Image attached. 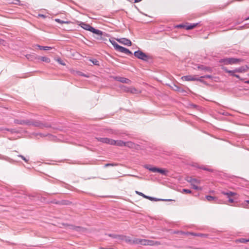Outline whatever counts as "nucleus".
Returning <instances> with one entry per match:
<instances>
[{"label":"nucleus","instance_id":"obj_1","mask_svg":"<svg viewBox=\"0 0 249 249\" xmlns=\"http://www.w3.org/2000/svg\"><path fill=\"white\" fill-rule=\"evenodd\" d=\"M78 25L86 30L89 31L100 36L103 35V32L99 30L96 29L91 27L90 25L82 22H78Z\"/></svg>","mask_w":249,"mask_h":249},{"label":"nucleus","instance_id":"obj_2","mask_svg":"<svg viewBox=\"0 0 249 249\" xmlns=\"http://www.w3.org/2000/svg\"><path fill=\"white\" fill-rule=\"evenodd\" d=\"M186 180L190 183L191 185L194 189L200 191L202 190V188L200 186H199V185L201 182L200 179L193 178L191 177H188L186 178Z\"/></svg>","mask_w":249,"mask_h":249},{"label":"nucleus","instance_id":"obj_3","mask_svg":"<svg viewBox=\"0 0 249 249\" xmlns=\"http://www.w3.org/2000/svg\"><path fill=\"white\" fill-rule=\"evenodd\" d=\"M242 61V60L241 59L235 58H226L221 59L219 60L220 63H222L224 65L236 64H238Z\"/></svg>","mask_w":249,"mask_h":249},{"label":"nucleus","instance_id":"obj_4","mask_svg":"<svg viewBox=\"0 0 249 249\" xmlns=\"http://www.w3.org/2000/svg\"><path fill=\"white\" fill-rule=\"evenodd\" d=\"M125 240L127 242L135 244H141L144 246H147V240L142 239H135L133 240L128 239L126 237H124Z\"/></svg>","mask_w":249,"mask_h":249},{"label":"nucleus","instance_id":"obj_5","mask_svg":"<svg viewBox=\"0 0 249 249\" xmlns=\"http://www.w3.org/2000/svg\"><path fill=\"white\" fill-rule=\"evenodd\" d=\"M181 80L186 81H197L202 82L203 81L199 78L197 77L196 75H188L183 76L181 78Z\"/></svg>","mask_w":249,"mask_h":249},{"label":"nucleus","instance_id":"obj_6","mask_svg":"<svg viewBox=\"0 0 249 249\" xmlns=\"http://www.w3.org/2000/svg\"><path fill=\"white\" fill-rule=\"evenodd\" d=\"M134 55L138 58L143 60H147L148 59L147 55L141 51L135 52Z\"/></svg>","mask_w":249,"mask_h":249},{"label":"nucleus","instance_id":"obj_7","mask_svg":"<svg viewBox=\"0 0 249 249\" xmlns=\"http://www.w3.org/2000/svg\"><path fill=\"white\" fill-rule=\"evenodd\" d=\"M95 139L98 142L110 145H111L112 142H113V139L108 138L96 137Z\"/></svg>","mask_w":249,"mask_h":249},{"label":"nucleus","instance_id":"obj_8","mask_svg":"<svg viewBox=\"0 0 249 249\" xmlns=\"http://www.w3.org/2000/svg\"><path fill=\"white\" fill-rule=\"evenodd\" d=\"M116 40L119 43L127 46H130L132 45L131 41L125 38H116Z\"/></svg>","mask_w":249,"mask_h":249},{"label":"nucleus","instance_id":"obj_9","mask_svg":"<svg viewBox=\"0 0 249 249\" xmlns=\"http://www.w3.org/2000/svg\"><path fill=\"white\" fill-rule=\"evenodd\" d=\"M125 146L136 150H139L140 148V146L139 145L136 144L132 142H125Z\"/></svg>","mask_w":249,"mask_h":249},{"label":"nucleus","instance_id":"obj_10","mask_svg":"<svg viewBox=\"0 0 249 249\" xmlns=\"http://www.w3.org/2000/svg\"><path fill=\"white\" fill-rule=\"evenodd\" d=\"M114 78L116 80L123 83H126L128 84H131V81L129 79L124 77H116Z\"/></svg>","mask_w":249,"mask_h":249},{"label":"nucleus","instance_id":"obj_11","mask_svg":"<svg viewBox=\"0 0 249 249\" xmlns=\"http://www.w3.org/2000/svg\"><path fill=\"white\" fill-rule=\"evenodd\" d=\"M125 142L122 140H113V142H112V145H117L119 146H125Z\"/></svg>","mask_w":249,"mask_h":249},{"label":"nucleus","instance_id":"obj_12","mask_svg":"<svg viewBox=\"0 0 249 249\" xmlns=\"http://www.w3.org/2000/svg\"><path fill=\"white\" fill-rule=\"evenodd\" d=\"M117 51L124 53H125L126 54H128V55L132 54V52H130L128 49H127L124 47H123L122 46H121L119 47V48L117 50Z\"/></svg>","mask_w":249,"mask_h":249},{"label":"nucleus","instance_id":"obj_13","mask_svg":"<svg viewBox=\"0 0 249 249\" xmlns=\"http://www.w3.org/2000/svg\"><path fill=\"white\" fill-rule=\"evenodd\" d=\"M221 193L223 195L226 196L228 198H231V197H233L237 195V194L236 193L232 192L231 191H229L227 192H222Z\"/></svg>","mask_w":249,"mask_h":249},{"label":"nucleus","instance_id":"obj_14","mask_svg":"<svg viewBox=\"0 0 249 249\" xmlns=\"http://www.w3.org/2000/svg\"><path fill=\"white\" fill-rule=\"evenodd\" d=\"M185 234L188 235H192L194 236H199V237H202V238H207L208 236V235L206 234L196 233H194V232H186Z\"/></svg>","mask_w":249,"mask_h":249},{"label":"nucleus","instance_id":"obj_15","mask_svg":"<svg viewBox=\"0 0 249 249\" xmlns=\"http://www.w3.org/2000/svg\"><path fill=\"white\" fill-rule=\"evenodd\" d=\"M248 68H249L247 66L241 67L236 69L235 71H236V72H240V73L245 72L247 71Z\"/></svg>","mask_w":249,"mask_h":249},{"label":"nucleus","instance_id":"obj_16","mask_svg":"<svg viewBox=\"0 0 249 249\" xmlns=\"http://www.w3.org/2000/svg\"><path fill=\"white\" fill-rule=\"evenodd\" d=\"M129 92L132 94H139L141 92L138 89H137L133 87H130Z\"/></svg>","mask_w":249,"mask_h":249},{"label":"nucleus","instance_id":"obj_17","mask_svg":"<svg viewBox=\"0 0 249 249\" xmlns=\"http://www.w3.org/2000/svg\"><path fill=\"white\" fill-rule=\"evenodd\" d=\"M160 245V243L158 241L147 240V246H156Z\"/></svg>","mask_w":249,"mask_h":249},{"label":"nucleus","instance_id":"obj_18","mask_svg":"<svg viewBox=\"0 0 249 249\" xmlns=\"http://www.w3.org/2000/svg\"><path fill=\"white\" fill-rule=\"evenodd\" d=\"M222 69L225 72L230 74L232 76H233V74H235V73L236 72V71H235V69L234 70H233V71H230V70H228L226 68H225L224 67H222Z\"/></svg>","mask_w":249,"mask_h":249},{"label":"nucleus","instance_id":"obj_19","mask_svg":"<svg viewBox=\"0 0 249 249\" xmlns=\"http://www.w3.org/2000/svg\"><path fill=\"white\" fill-rule=\"evenodd\" d=\"M39 59L41 60L42 61L45 62L46 63H50L51 62V60L49 58L46 56H40L38 58Z\"/></svg>","mask_w":249,"mask_h":249},{"label":"nucleus","instance_id":"obj_20","mask_svg":"<svg viewBox=\"0 0 249 249\" xmlns=\"http://www.w3.org/2000/svg\"><path fill=\"white\" fill-rule=\"evenodd\" d=\"M37 47H38L40 50H50L52 49L53 48L49 46H42L39 45H36Z\"/></svg>","mask_w":249,"mask_h":249},{"label":"nucleus","instance_id":"obj_21","mask_svg":"<svg viewBox=\"0 0 249 249\" xmlns=\"http://www.w3.org/2000/svg\"><path fill=\"white\" fill-rule=\"evenodd\" d=\"M109 41L112 44V45L114 47L115 49L117 51L119 47L120 46L115 41L112 40L111 39H109Z\"/></svg>","mask_w":249,"mask_h":249},{"label":"nucleus","instance_id":"obj_22","mask_svg":"<svg viewBox=\"0 0 249 249\" xmlns=\"http://www.w3.org/2000/svg\"><path fill=\"white\" fill-rule=\"evenodd\" d=\"M235 242L236 243H246L247 242V239L242 238H240V239L236 240L235 241Z\"/></svg>","mask_w":249,"mask_h":249},{"label":"nucleus","instance_id":"obj_23","mask_svg":"<svg viewBox=\"0 0 249 249\" xmlns=\"http://www.w3.org/2000/svg\"><path fill=\"white\" fill-rule=\"evenodd\" d=\"M206 198L208 201H212L217 199L216 197L211 196H207Z\"/></svg>","mask_w":249,"mask_h":249},{"label":"nucleus","instance_id":"obj_24","mask_svg":"<svg viewBox=\"0 0 249 249\" xmlns=\"http://www.w3.org/2000/svg\"><path fill=\"white\" fill-rule=\"evenodd\" d=\"M158 172H159L161 174H163V175H165L166 174V173L167 172V171L166 170L163 169L158 168Z\"/></svg>","mask_w":249,"mask_h":249},{"label":"nucleus","instance_id":"obj_25","mask_svg":"<svg viewBox=\"0 0 249 249\" xmlns=\"http://www.w3.org/2000/svg\"><path fill=\"white\" fill-rule=\"evenodd\" d=\"M198 69H202V70H204L208 71H211V70L210 68L205 67L202 65L198 66Z\"/></svg>","mask_w":249,"mask_h":249},{"label":"nucleus","instance_id":"obj_26","mask_svg":"<svg viewBox=\"0 0 249 249\" xmlns=\"http://www.w3.org/2000/svg\"><path fill=\"white\" fill-rule=\"evenodd\" d=\"M121 89L126 92H129L130 90V87H127L123 86L121 87Z\"/></svg>","mask_w":249,"mask_h":249},{"label":"nucleus","instance_id":"obj_27","mask_svg":"<svg viewBox=\"0 0 249 249\" xmlns=\"http://www.w3.org/2000/svg\"><path fill=\"white\" fill-rule=\"evenodd\" d=\"M149 171L152 172H158V168L156 167H147V168Z\"/></svg>","mask_w":249,"mask_h":249},{"label":"nucleus","instance_id":"obj_28","mask_svg":"<svg viewBox=\"0 0 249 249\" xmlns=\"http://www.w3.org/2000/svg\"><path fill=\"white\" fill-rule=\"evenodd\" d=\"M55 21L58 23H59L60 24H63V23H69V22L68 21H63V20H60V19H58V18H56L55 19Z\"/></svg>","mask_w":249,"mask_h":249},{"label":"nucleus","instance_id":"obj_29","mask_svg":"<svg viewBox=\"0 0 249 249\" xmlns=\"http://www.w3.org/2000/svg\"><path fill=\"white\" fill-rule=\"evenodd\" d=\"M241 207H243V208H247V209H249V205L247 203V202H243L242 204H241Z\"/></svg>","mask_w":249,"mask_h":249},{"label":"nucleus","instance_id":"obj_30","mask_svg":"<svg viewBox=\"0 0 249 249\" xmlns=\"http://www.w3.org/2000/svg\"><path fill=\"white\" fill-rule=\"evenodd\" d=\"M182 192L186 194H191L192 193V191L189 189H183L182 191Z\"/></svg>","mask_w":249,"mask_h":249},{"label":"nucleus","instance_id":"obj_31","mask_svg":"<svg viewBox=\"0 0 249 249\" xmlns=\"http://www.w3.org/2000/svg\"><path fill=\"white\" fill-rule=\"evenodd\" d=\"M174 89L175 90L178 91L179 92L183 91L182 89H181L180 88H179L178 87L175 86V88Z\"/></svg>","mask_w":249,"mask_h":249},{"label":"nucleus","instance_id":"obj_32","mask_svg":"<svg viewBox=\"0 0 249 249\" xmlns=\"http://www.w3.org/2000/svg\"><path fill=\"white\" fill-rule=\"evenodd\" d=\"M195 26H196V25L195 24H194L193 25L187 26L186 27V29L187 30H190V29H192L194 28Z\"/></svg>","mask_w":249,"mask_h":249},{"label":"nucleus","instance_id":"obj_33","mask_svg":"<svg viewBox=\"0 0 249 249\" xmlns=\"http://www.w3.org/2000/svg\"><path fill=\"white\" fill-rule=\"evenodd\" d=\"M5 43H6V42H5V40H4L3 39H0V45L5 46Z\"/></svg>","mask_w":249,"mask_h":249},{"label":"nucleus","instance_id":"obj_34","mask_svg":"<svg viewBox=\"0 0 249 249\" xmlns=\"http://www.w3.org/2000/svg\"><path fill=\"white\" fill-rule=\"evenodd\" d=\"M57 62H58V63H59L60 64H61V65H63V66L65 65V63H63V62H62V61L61 60V59H60V58H59V59H58L57 60Z\"/></svg>","mask_w":249,"mask_h":249},{"label":"nucleus","instance_id":"obj_35","mask_svg":"<svg viewBox=\"0 0 249 249\" xmlns=\"http://www.w3.org/2000/svg\"><path fill=\"white\" fill-rule=\"evenodd\" d=\"M92 63L94 64V65H98L99 64V62L98 61L96 60H93V61H92Z\"/></svg>","mask_w":249,"mask_h":249},{"label":"nucleus","instance_id":"obj_36","mask_svg":"<svg viewBox=\"0 0 249 249\" xmlns=\"http://www.w3.org/2000/svg\"><path fill=\"white\" fill-rule=\"evenodd\" d=\"M211 76L210 75H205V76H201L200 77H199V78H200L201 79V78H211Z\"/></svg>","mask_w":249,"mask_h":249},{"label":"nucleus","instance_id":"obj_37","mask_svg":"<svg viewBox=\"0 0 249 249\" xmlns=\"http://www.w3.org/2000/svg\"><path fill=\"white\" fill-rule=\"evenodd\" d=\"M19 157H21L22 158V159L23 160H24L25 161H26V162L28 161V160L25 157H24L23 156L20 155Z\"/></svg>","mask_w":249,"mask_h":249},{"label":"nucleus","instance_id":"obj_38","mask_svg":"<svg viewBox=\"0 0 249 249\" xmlns=\"http://www.w3.org/2000/svg\"><path fill=\"white\" fill-rule=\"evenodd\" d=\"M136 193L138 195H139V196H143V193H141V192H139L138 191H136Z\"/></svg>","mask_w":249,"mask_h":249},{"label":"nucleus","instance_id":"obj_39","mask_svg":"<svg viewBox=\"0 0 249 249\" xmlns=\"http://www.w3.org/2000/svg\"><path fill=\"white\" fill-rule=\"evenodd\" d=\"M142 196L143 197L145 198H148L149 199H151V198L150 197H148V196H145L143 194V196Z\"/></svg>","mask_w":249,"mask_h":249},{"label":"nucleus","instance_id":"obj_40","mask_svg":"<svg viewBox=\"0 0 249 249\" xmlns=\"http://www.w3.org/2000/svg\"><path fill=\"white\" fill-rule=\"evenodd\" d=\"M228 201L229 203H233L234 202V200L232 198H229Z\"/></svg>","mask_w":249,"mask_h":249},{"label":"nucleus","instance_id":"obj_41","mask_svg":"<svg viewBox=\"0 0 249 249\" xmlns=\"http://www.w3.org/2000/svg\"><path fill=\"white\" fill-rule=\"evenodd\" d=\"M202 169H203V170H207V171H210V172H212V170L211 169H207L205 167H202Z\"/></svg>","mask_w":249,"mask_h":249},{"label":"nucleus","instance_id":"obj_42","mask_svg":"<svg viewBox=\"0 0 249 249\" xmlns=\"http://www.w3.org/2000/svg\"><path fill=\"white\" fill-rule=\"evenodd\" d=\"M113 166V164H110V163H108V164H106L105 165L106 167H107V166Z\"/></svg>","mask_w":249,"mask_h":249},{"label":"nucleus","instance_id":"obj_43","mask_svg":"<svg viewBox=\"0 0 249 249\" xmlns=\"http://www.w3.org/2000/svg\"><path fill=\"white\" fill-rule=\"evenodd\" d=\"M233 76L235 77H236V78H240L239 75H238L237 74H233Z\"/></svg>","mask_w":249,"mask_h":249},{"label":"nucleus","instance_id":"obj_44","mask_svg":"<svg viewBox=\"0 0 249 249\" xmlns=\"http://www.w3.org/2000/svg\"><path fill=\"white\" fill-rule=\"evenodd\" d=\"M142 0H134V2L135 3H138V2H140L141 1H142Z\"/></svg>","mask_w":249,"mask_h":249},{"label":"nucleus","instance_id":"obj_45","mask_svg":"<svg viewBox=\"0 0 249 249\" xmlns=\"http://www.w3.org/2000/svg\"><path fill=\"white\" fill-rule=\"evenodd\" d=\"M244 202H247L249 205V200L245 201Z\"/></svg>","mask_w":249,"mask_h":249},{"label":"nucleus","instance_id":"obj_46","mask_svg":"<svg viewBox=\"0 0 249 249\" xmlns=\"http://www.w3.org/2000/svg\"><path fill=\"white\" fill-rule=\"evenodd\" d=\"M245 83H247V84H249V80L247 81H246Z\"/></svg>","mask_w":249,"mask_h":249},{"label":"nucleus","instance_id":"obj_47","mask_svg":"<svg viewBox=\"0 0 249 249\" xmlns=\"http://www.w3.org/2000/svg\"><path fill=\"white\" fill-rule=\"evenodd\" d=\"M248 19H249V17L246 19V20H248Z\"/></svg>","mask_w":249,"mask_h":249},{"label":"nucleus","instance_id":"obj_48","mask_svg":"<svg viewBox=\"0 0 249 249\" xmlns=\"http://www.w3.org/2000/svg\"><path fill=\"white\" fill-rule=\"evenodd\" d=\"M249 242V238L247 239V242Z\"/></svg>","mask_w":249,"mask_h":249}]
</instances>
